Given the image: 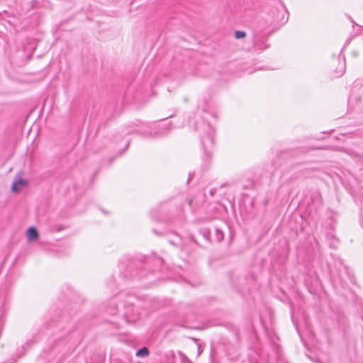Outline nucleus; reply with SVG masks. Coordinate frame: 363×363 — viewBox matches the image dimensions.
Instances as JSON below:
<instances>
[{
  "label": "nucleus",
  "instance_id": "nucleus-7",
  "mask_svg": "<svg viewBox=\"0 0 363 363\" xmlns=\"http://www.w3.org/2000/svg\"><path fill=\"white\" fill-rule=\"evenodd\" d=\"M278 13L281 14V18L279 20H276L277 23L281 24L285 23L289 19V13L286 9L284 8L281 11H279Z\"/></svg>",
  "mask_w": 363,
  "mask_h": 363
},
{
  "label": "nucleus",
  "instance_id": "nucleus-5",
  "mask_svg": "<svg viewBox=\"0 0 363 363\" xmlns=\"http://www.w3.org/2000/svg\"><path fill=\"white\" fill-rule=\"evenodd\" d=\"M27 184L28 181L26 179H23L22 177L20 175L18 179L13 183L11 186V191L13 192H18L20 191L21 187L26 186Z\"/></svg>",
  "mask_w": 363,
  "mask_h": 363
},
{
  "label": "nucleus",
  "instance_id": "nucleus-15",
  "mask_svg": "<svg viewBox=\"0 0 363 363\" xmlns=\"http://www.w3.org/2000/svg\"><path fill=\"white\" fill-rule=\"evenodd\" d=\"M203 352L202 347L200 344H198V355H200Z\"/></svg>",
  "mask_w": 363,
  "mask_h": 363
},
{
  "label": "nucleus",
  "instance_id": "nucleus-6",
  "mask_svg": "<svg viewBox=\"0 0 363 363\" xmlns=\"http://www.w3.org/2000/svg\"><path fill=\"white\" fill-rule=\"evenodd\" d=\"M26 235L28 240L30 241L36 240L39 237V234L37 229L33 226L29 227L28 228L26 231Z\"/></svg>",
  "mask_w": 363,
  "mask_h": 363
},
{
  "label": "nucleus",
  "instance_id": "nucleus-3",
  "mask_svg": "<svg viewBox=\"0 0 363 363\" xmlns=\"http://www.w3.org/2000/svg\"><path fill=\"white\" fill-rule=\"evenodd\" d=\"M214 232V237L211 238V229L210 228H203L202 232L203 235L209 239L211 242H221L224 238V233L222 230V229L219 227H213V228Z\"/></svg>",
  "mask_w": 363,
  "mask_h": 363
},
{
  "label": "nucleus",
  "instance_id": "nucleus-21",
  "mask_svg": "<svg viewBox=\"0 0 363 363\" xmlns=\"http://www.w3.org/2000/svg\"><path fill=\"white\" fill-rule=\"evenodd\" d=\"M264 29H266V28H265V27L260 26V30H264Z\"/></svg>",
  "mask_w": 363,
  "mask_h": 363
},
{
  "label": "nucleus",
  "instance_id": "nucleus-8",
  "mask_svg": "<svg viewBox=\"0 0 363 363\" xmlns=\"http://www.w3.org/2000/svg\"><path fill=\"white\" fill-rule=\"evenodd\" d=\"M150 351L147 347H143L140 348L137 352L135 355L138 357H147L149 355Z\"/></svg>",
  "mask_w": 363,
  "mask_h": 363
},
{
  "label": "nucleus",
  "instance_id": "nucleus-11",
  "mask_svg": "<svg viewBox=\"0 0 363 363\" xmlns=\"http://www.w3.org/2000/svg\"><path fill=\"white\" fill-rule=\"evenodd\" d=\"M249 182H250L249 184L244 186L245 189H248L252 188L254 186L255 182L252 179L249 180Z\"/></svg>",
  "mask_w": 363,
  "mask_h": 363
},
{
  "label": "nucleus",
  "instance_id": "nucleus-16",
  "mask_svg": "<svg viewBox=\"0 0 363 363\" xmlns=\"http://www.w3.org/2000/svg\"><path fill=\"white\" fill-rule=\"evenodd\" d=\"M211 363H217L216 362H215L214 360V358L213 357V353L211 352Z\"/></svg>",
  "mask_w": 363,
  "mask_h": 363
},
{
  "label": "nucleus",
  "instance_id": "nucleus-18",
  "mask_svg": "<svg viewBox=\"0 0 363 363\" xmlns=\"http://www.w3.org/2000/svg\"><path fill=\"white\" fill-rule=\"evenodd\" d=\"M135 262H132L130 263V266H128V268L132 267V266H133V265H135Z\"/></svg>",
  "mask_w": 363,
  "mask_h": 363
},
{
  "label": "nucleus",
  "instance_id": "nucleus-10",
  "mask_svg": "<svg viewBox=\"0 0 363 363\" xmlns=\"http://www.w3.org/2000/svg\"><path fill=\"white\" fill-rule=\"evenodd\" d=\"M345 65H342L341 68L340 69H336L335 72L337 73V77H340L343 74L344 72H345Z\"/></svg>",
  "mask_w": 363,
  "mask_h": 363
},
{
  "label": "nucleus",
  "instance_id": "nucleus-9",
  "mask_svg": "<svg viewBox=\"0 0 363 363\" xmlns=\"http://www.w3.org/2000/svg\"><path fill=\"white\" fill-rule=\"evenodd\" d=\"M246 35L245 32L242 30H236L235 32V38L237 39H240L244 38Z\"/></svg>",
  "mask_w": 363,
  "mask_h": 363
},
{
  "label": "nucleus",
  "instance_id": "nucleus-1",
  "mask_svg": "<svg viewBox=\"0 0 363 363\" xmlns=\"http://www.w3.org/2000/svg\"><path fill=\"white\" fill-rule=\"evenodd\" d=\"M203 133L201 135V141L206 157H212L214 144L215 130L209 123H203Z\"/></svg>",
  "mask_w": 363,
  "mask_h": 363
},
{
  "label": "nucleus",
  "instance_id": "nucleus-20",
  "mask_svg": "<svg viewBox=\"0 0 363 363\" xmlns=\"http://www.w3.org/2000/svg\"><path fill=\"white\" fill-rule=\"evenodd\" d=\"M153 232H154V233H155L156 235H160L159 233H157V230H153Z\"/></svg>",
  "mask_w": 363,
  "mask_h": 363
},
{
  "label": "nucleus",
  "instance_id": "nucleus-19",
  "mask_svg": "<svg viewBox=\"0 0 363 363\" xmlns=\"http://www.w3.org/2000/svg\"><path fill=\"white\" fill-rule=\"evenodd\" d=\"M192 340H193L194 341H195L196 342H199V339L195 338V337H192Z\"/></svg>",
  "mask_w": 363,
  "mask_h": 363
},
{
  "label": "nucleus",
  "instance_id": "nucleus-2",
  "mask_svg": "<svg viewBox=\"0 0 363 363\" xmlns=\"http://www.w3.org/2000/svg\"><path fill=\"white\" fill-rule=\"evenodd\" d=\"M137 128L136 129L127 130L126 133L128 134L138 133L139 135L146 138H159L165 136L169 130V127H164L155 130H150V128L145 129L140 128L138 125Z\"/></svg>",
  "mask_w": 363,
  "mask_h": 363
},
{
  "label": "nucleus",
  "instance_id": "nucleus-17",
  "mask_svg": "<svg viewBox=\"0 0 363 363\" xmlns=\"http://www.w3.org/2000/svg\"><path fill=\"white\" fill-rule=\"evenodd\" d=\"M353 84L354 86H357L359 84V79L355 80Z\"/></svg>",
  "mask_w": 363,
  "mask_h": 363
},
{
  "label": "nucleus",
  "instance_id": "nucleus-14",
  "mask_svg": "<svg viewBox=\"0 0 363 363\" xmlns=\"http://www.w3.org/2000/svg\"><path fill=\"white\" fill-rule=\"evenodd\" d=\"M194 173H189V177H188V179H187V184L189 183V182L191 181V179H192V178L194 177Z\"/></svg>",
  "mask_w": 363,
  "mask_h": 363
},
{
  "label": "nucleus",
  "instance_id": "nucleus-13",
  "mask_svg": "<svg viewBox=\"0 0 363 363\" xmlns=\"http://www.w3.org/2000/svg\"><path fill=\"white\" fill-rule=\"evenodd\" d=\"M110 309L111 310V311H110L111 314L115 315L117 313L118 309L117 307L115 306V305L111 306Z\"/></svg>",
  "mask_w": 363,
  "mask_h": 363
},
{
  "label": "nucleus",
  "instance_id": "nucleus-4",
  "mask_svg": "<svg viewBox=\"0 0 363 363\" xmlns=\"http://www.w3.org/2000/svg\"><path fill=\"white\" fill-rule=\"evenodd\" d=\"M124 317L128 322H133L138 317V313L135 311L133 304L125 306Z\"/></svg>",
  "mask_w": 363,
  "mask_h": 363
},
{
  "label": "nucleus",
  "instance_id": "nucleus-12",
  "mask_svg": "<svg viewBox=\"0 0 363 363\" xmlns=\"http://www.w3.org/2000/svg\"><path fill=\"white\" fill-rule=\"evenodd\" d=\"M136 277H140V275L138 274L137 271H130V277L133 279Z\"/></svg>",
  "mask_w": 363,
  "mask_h": 363
}]
</instances>
